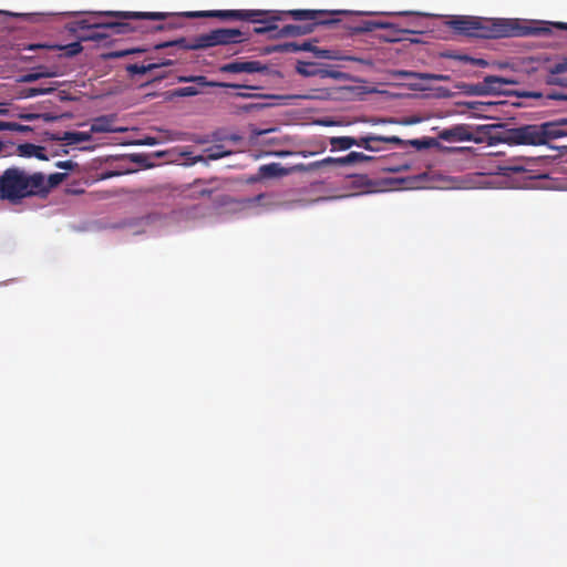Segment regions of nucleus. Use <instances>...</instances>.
Listing matches in <instances>:
<instances>
[{"mask_svg":"<svg viewBox=\"0 0 567 567\" xmlns=\"http://www.w3.org/2000/svg\"><path fill=\"white\" fill-rule=\"evenodd\" d=\"M451 28L458 34L481 38L499 39L509 37L550 35L554 30H567L566 22H535L520 24L512 19H486L461 16L450 21Z\"/></svg>","mask_w":567,"mask_h":567,"instance_id":"obj_1","label":"nucleus"},{"mask_svg":"<svg viewBox=\"0 0 567 567\" xmlns=\"http://www.w3.org/2000/svg\"><path fill=\"white\" fill-rule=\"evenodd\" d=\"M40 186V172L29 174L18 166L8 167L0 174V200L17 204L24 198L37 197L35 189Z\"/></svg>","mask_w":567,"mask_h":567,"instance_id":"obj_2","label":"nucleus"},{"mask_svg":"<svg viewBox=\"0 0 567 567\" xmlns=\"http://www.w3.org/2000/svg\"><path fill=\"white\" fill-rule=\"evenodd\" d=\"M244 32L240 29L220 28L212 30L208 33L199 34L192 40L186 38H178L172 41L162 42L155 45V49H164L168 47H178L184 50H203L217 45H227L240 43L248 40V37L243 38Z\"/></svg>","mask_w":567,"mask_h":567,"instance_id":"obj_3","label":"nucleus"},{"mask_svg":"<svg viewBox=\"0 0 567 567\" xmlns=\"http://www.w3.org/2000/svg\"><path fill=\"white\" fill-rule=\"evenodd\" d=\"M187 17H209L221 20H238L251 23L262 24V27L254 28L256 34H265L277 29L275 22L280 21L279 13H271L268 10H209L188 12Z\"/></svg>","mask_w":567,"mask_h":567,"instance_id":"obj_4","label":"nucleus"},{"mask_svg":"<svg viewBox=\"0 0 567 567\" xmlns=\"http://www.w3.org/2000/svg\"><path fill=\"white\" fill-rule=\"evenodd\" d=\"M271 13H279L281 16L280 20H284L285 16L291 17L297 21H305L303 24H287L275 31H277L276 37L285 38V37H300L306 35L313 32L315 28L320 24H333L337 23L336 19H328L327 17L331 14V12L324 10H290L286 12L279 11H270Z\"/></svg>","mask_w":567,"mask_h":567,"instance_id":"obj_5","label":"nucleus"},{"mask_svg":"<svg viewBox=\"0 0 567 567\" xmlns=\"http://www.w3.org/2000/svg\"><path fill=\"white\" fill-rule=\"evenodd\" d=\"M551 121L542 124L522 125L509 131L508 140L517 145H545L553 140L564 137Z\"/></svg>","mask_w":567,"mask_h":567,"instance_id":"obj_6","label":"nucleus"},{"mask_svg":"<svg viewBox=\"0 0 567 567\" xmlns=\"http://www.w3.org/2000/svg\"><path fill=\"white\" fill-rule=\"evenodd\" d=\"M101 16L114 18V21H106L104 28H109L111 37L115 34H127L142 30V25L135 24L132 21L140 20H165L167 13L164 12H135V11H106Z\"/></svg>","mask_w":567,"mask_h":567,"instance_id":"obj_7","label":"nucleus"},{"mask_svg":"<svg viewBox=\"0 0 567 567\" xmlns=\"http://www.w3.org/2000/svg\"><path fill=\"white\" fill-rule=\"evenodd\" d=\"M97 17H90L87 19L79 20L73 23L72 31H85L84 34L79 35L80 41H95L100 42L111 37L109 28H104L106 21H101Z\"/></svg>","mask_w":567,"mask_h":567,"instance_id":"obj_8","label":"nucleus"},{"mask_svg":"<svg viewBox=\"0 0 567 567\" xmlns=\"http://www.w3.org/2000/svg\"><path fill=\"white\" fill-rule=\"evenodd\" d=\"M539 70L545 73L544 82L547 85L567 89V55L557 61L546 59Z\"/></svg>","mask_w":567,"mask_h":567,"instance_id":"obj_9","label":"nucleus"},{"mask_svg":"<svg viewBox=\"0 0 567 567\" xmlns=\"http://www.w3.org/2000/svg\"><path fill=\"white\" fill-rule=\"evenodd\" d=\"M368 144L370 147H363L365 151L369 152H380L383 148L379 145L380 143H389L396 146H404L406 144H410L412 146H415L417 150L424 148L429 146V142L425 140H411V141H404L400 138L399 136L392 135V136H384V135H377V134H369L365 136H359V140H370Z\"/></svg>","mask_w":567,"mask_h":567,"instance_id":"obj_10","label":"nucleus"},{"mask_svg":"<svg viewBox=\"0 0 567 567\" xmlns=\"http://www.w3.org/2000/svg\"><path fill=\"white\" fill-rule=\"evenodd\" d=\"M440 137L447 142L477 141L474 136L472 126L466 124H458L445 128L441 132Z\"/></svg>","mask_w":567,"mask_h":567,"instance_id":"obj_11","label":"nucleus"},{"mask_svg":"<svg viewBox=\"0 0 567 567\" xmlns=\"http://www.w3.org/2000/svg\"><path fill=\"white\" fill-rule=\"evenodd\" d=\"M267 68L259 61H235L220 66L224 73H256L262 72Z\"/></svg>","mask_w":567,"mask_h":567,"instance_id":"obj_12","label":"nucleus"},{"mask_svg":"<svg viewBox=\"0 0 567 567\" xmlns=\"http://www.w3.org/2000/svg\"><path fill=\"white\" fill-rule=\"evenodd\" d=\"M370 140H359V137H352V136H332L329 140V143L331 145V152L336 151H347L350 150L352 146L358 147H370L368 142Z\"/></svg>","mask_w":567,"mask_h":567,"instance_id":"obj_13","label":"nucleus"},{"mask_svg":"<svg viewBox=\"0 0 567 567\" xmlns=\"http://www.w3.org/2000/svg\"><path fill=\"white\" fill-rule=\"evenodd\" d=\"M483 87L487 91L486 95H499L505 93L503 90L504 85L516 84L517 82L513 79L503 78L498 75H487L482 81Z\"/></svg>","mask_w":567,"mask_h":567,"instance_id":"obj_14","label":"nucleus"},{"mask_svg":"<svg viewBox=\"0 0 567 567\" xmlns=\"http://www.w3.org/2000/svg\"><path fill=\"white\" fill-rule=\"evenodd\" d=\"M40 176L42 179V186L39 189H35L37 197L43 198L47 197L52 188L59 186L62 182L68 177L66 173H53L45 177L43 173L40 172Z\"/></svg>","mask_w":567,"mask_h":567,"instance_id":"obj_15","label":"nucleus"},{"mask_svg":"<svg viewBox=\"0 0 567 567\" xmlns=\"http://www.w3.org/2000/svg\"><path fill=\"white\" fill-rule=\"evenodd\" d=\"M179 82H196L202 86H218V87H230V89H255L254 86L244 85V84H235V83H225V82H208L205 76H181L178 79Z\"/></svg>","mask_w":567,"mask_h":567,"instance_id":"obj_16","label":"nucleus"},{"mask_svg":"<svg viewBox=\"0 0 567 567\" xmlns=\"http://www.w3.org/2000/svg\"><path fill=\"white\" fill-rule=\"evenodd\" d=\"M167 65H173V61L172 60H163L159 62H148L147 64L132 63V64H127L125 66V70L128 74L135 75V74H145L152 70L158 69L161 66H167Z\"/></svg>","mask_w":567,"mask_h":567,"instance_id":"obj_17","label":"nucleus"},{"mask_svg":"<svg viewBox=\"0 0 567 567\" xmlns=\"http://www.w3.org/2000/svg\"><path fill=\"white\" fill-rule=\"evenodd\" d=\"M52 140L65 142L68 145L79 144L91 140L89 132H64L62 134L52 135Z\"/></svg>","mask_w":567,"mask_h":567,"instance_id":"obj_18","label":"nucleus"},{"mask_svg":"<svg viewBox=\"0 0 567 567\" xmlns=\"http://www.w3.org/2000/svg\"><path fill=\"white\" fill-rule=\"evenodd\" d=\"M18 155L23 157H37L38 159L47 161L45 148L32 143H24L18 145Z\"/></svg>","mask_w":567,"mask_h":567,"instance_id":"obj_19","label":"nucleus"},{"mask_svg":"<svg viewBox=\"0 0 567 567\" xmlns=\"http://www.w3.org/2000/svg\"><path fill=\"white\" fill-rule=\"evenodd\" d=\"M120 128L113 126V120L109 116H100L91 124V133H111L120 132Z\"/></svg>","mask_w":567,"mask_h":567,"instance_id":"obj_20","label":"nucleus"},{"mask_svg":"<svg viewBox=\"0 0 567 567\" xmlns=\"http://www.w3.org/2000/svg\"><path fill=\"white\" fill-rule=\"evenodd\" d=\"M260 176L265 178H274V177H281L287 176L288 171H286V167H282L279 163H270L259 166Z\"/></svg>","mask_w":567,"mask_h":567,"instance_id":"obj_21","label":"nucleus"},{"mask_svg":"<svg viewBox=\"0 0 567 567\" xmlns=\"http://www.w3.org/2000/svg\"><path fill=\"white\" fill-rule=\"evenodd\" d=\"M456 89L461 90L464 94L470 96H486V90L483 87V83H458L455 85Z\"/></svg>","mask_w":567,"mask_h":567,"instance_id":"obj_22","label":"nucleus"},{"mask_svg":"<svg viewBox=\"0 0 567 567\" xmlns=\"http://www.w3.org/2000/svg\"><path fill=\"white\" fill-rule=\"evenodd\" d=\"M517 95L520 97H528V99L546 97L547 100L567 101V94H565L563 92L544 94L542 92H535V91H523V92H518Z\"/></svg>","mask_w":567,"mask_h":567,"instance_id":"obj_23","label":"nucleus"},{"mask_svg":"<svg viewBox=\"0 0 567 567\" xmlns=\"http://www.w3.org/2000/svg\"><path fill=\"white\" fill-rule=\"evenodd\" d=\"M44 68L40 66V68H38L39 71H31L25 74H22L19 79V82L31 83V82L38 81L41 78H51V76L56 75L55 72L41 71Z\"/></svg>","mask_w":567,"mask_h":567,"instance_id":"obj_24","label":"nucleus"},{"mask_svg":"<svg viewBox=\"0 0 567 567\" xmlns=\"http://www.w3.org/2000/svg\"><path fill=\"white\" fill-rule=\"evenodd\" d=\"M316 56L320 58V59H327V60L358 61V59H355L353 56L340 55L339 52L336 50H323V49H319V48H317V50H316Z\"/></svg>","mask_w":567,"mask_h":567,"instance_id":"obj_25","label":"nucleus"},{"mask_svg":"<svg viewBox=\"0 0 567 567\" xmlns=\"http://www.w3.org/2000/svg\"><path fill=\"white\" fill-rule=\"evenodd\" d=\"M141 52H145V49L130 48V49H123V50L109 51L106 53H103L102 56L105 60H113V59H120V58H124V56L135 54V53H141Z\"/></svg>","mask_w":567,"mask_h":567,"instance_id":"obj_26","label":"nucleus"},{"mask_svg":"<svg viewBox=\"0 0 567 567\" xmlns=\"http://www.w3.org/2000/svg\"><path fill=\"white\" fill-rule=\"evenodd\" d=\"M405 76L411 79H421L427 81H449L450 75L445 74H433V73H419V72H404Z\"/></svg>","mask_w":567,"mask_h":567,"instance_id":"obj_27","label":"nucleus"},{"mask_svg":"<svg viewBox=\"0 0 567 567\" xmlns=\"http://www.w3.org/2000/svg\"><path fill=\"white\" fill-rule=\"evenodd\" d=\"M319 162V167H328V166H350L349 154L342 157H326Z\"/></svg>","mask_w":567,"mask_h":567,"instance_id":"obj_28","label":"nucleus"},{"mask_svg":"<svg viewBox=\"0 0 567 567\" xmlns=\"http://www.w3.org/2000/svg\"><path fill=\"white\" fill-rule=\"evenodd\" d=\"M205 153L207 154V159L209 161H216L230 154V152L226 151L224 145L220 144L206 148Z\"/></svg>","mask_w":567,"mask_h":567,"instance_id":"obj_29","label":"nucleus"},{"mask_svg":"<svg viewBox=\"0 0 567 567\" xmlns=\"http://www.w3.org/2000/svg\"><path fill=\"white\" fill-rule=\"evenodd\" d=\"M317 169H320L318 161L309 163V164L299 163L291 167H286V171H288V175L291 173H296V172L305 173V172H312V171H317Z\"/></svg>","mask_w":567,"mask_h":567,"instance_id":"obj_30","label":"nucleus"},{"mask_svg":"<svg viewBox=\"0 0 567 567\" xmlns=\"http://www.w3.org/2000/svg\"><path fill=\"white\" fill-rule=\"evenodd\" d=\"M214 182H215V179H210V181L196 179L192 184V187L195 188L194 193L198 194L199 196H210L213 194V192L215 190V188H206V187L202 188L199 186L204 185V184H212Z\"/></svg>","mask_w":567,"mask_h":567,"instance_id":"obj_31","label":"nucleus"},{"mask_svg":"<svg viewBox=\"0 0 567 567\" xmlns=\"http://www.w3.org/2000/svg\"><path fill=\"white\" fill-rule=\"evenodd\" d=\"M316 76H319L320 79L331 78V79L338 80V79H342L344 76V74L340 71L331 70L328 68H318L316 65Z\"/></svg>","mask_w":567,"mask_h":567,"instance_id":"obj_32","label":"nucleus"},{"mask_svg":"<svg viewBox=\"0 0 567 567\" xmlns=\"http://www.w3.org/2000/svg\"><path fill=\"white\" fill-rule=\"evenodd\" d=\"M390 27L389 23H378V22H373V21H363L360 25L358 27H354L353 30L357 31V32H370V31H373L374 29H383V28H388Z\"/></svg>","mask_w":567,"mask_h":567,"instance_id":"obj_33","label":"nucleus"},{"mask_svg":"<svg viewBox=\"0 0 567 567\" xmlns=\"http://www.w3.org/2000/svg\"><path fill=\"white\" fill-rule=\"evenodd\" d=\"M58 48L60 50H62L64 52V55L68 56V58L75 56L79 53H81L82 50H83V47L81 45V43L79 41L78 42L69 43L66 45H60Z\"/></svg>","mask_w":567,"mask_h":567,"instance_id":"obj_34","label":"nucleus"},{"mask_svg":"<svg viewBox=\"0 0 567 567\" xmlns=\"http://www.w3.org/2000/svg\"><path fill=\"white\" fill-rule=\"evenodd\" d=\"M55 90V87L51 86H34V87H28L24 90V97H34L39 95H44L48 93H51Z\"/></svg>","mask_w":567,"mask_h":567,"instance_id":"obj_35","label":"nucleus"},{"mask_svg":"<svg viewBox=\"0 0 567 567\" xmlns=\"http://www.w3.org/2000/svg\"><path fill=\"white\" fill-rule=\"evenodd\" d=\"M297 72L303 76H316V64L309 62H299Z\"/></svg>","mask_w":567,"mask_h":567,"instance_id":"obj_36","label":"nucleus"},{"mask_svg":"<svg viewBox=\"0 0 567 567\" xmlns=\"http://www.w3.org/2000/svg\"><path fill=\"white\" fill-rule=\"evenodd\" d=\"M198 93H199V91L195 86H183V87H177L173 91V95L178 96V97L195 96Z\"/></svg>","mask_w":567,"mask_h":567,"instance_id":"obj_37","label":"nucleus"},{"mask_svg":"<svg viewBox=\"0 0 567 567\" xmlns=\"http://www.w3.org/2000/svg\"><path fill=\"white\" fill-rule=\"evenodd\" d=\"M29 126H24L18 123L13 122H4L0 121V131H17V132H24L29 131Z\"/></svg>","mask_w":567,"mask_h":567,"instance_id":"obj_38","label":"nucleus"},{"mask_svg":"<svg viewBox=\"0 0 567 567\" xmlns=\"http://www.w3.org/2000/svg\"><path fill=\"white\" fill-rule=\"evenodd\" d=\"M349 159L350 165H354L361 162H371L374 159V157L360 152H351L349 153Z\"/></svg>","mask_w":567,"mask_h":567,"instance_id":"obj_39","label":"nucleus"},{"mask_svg":"<svg viewBox=\"0 0 567 567\" xmlns=\"http://www.w3.org/2000/svg\"><path fill=\"white\" fill-rule=\"evenodd\" d=\"M455 58L458 59L460 61L467 62L481 68H486L488 65V62L484 59L472 58L468 55H457Z\"/></svg>","mask_w":567,"mask_h":567,"instance_id":"obj_40","label":"nucleus"},{"mask_svg":"<svg viewBox=\"0 0 567 567\" xmlns=\"http://www.w3.org/2000/svg\"><path fill=\"white\" fill-rule=\"evenodd\" d=\"M553 124L557 125L556 130L564 132V136H567V109L564 114L555 121H551Z\"/></svg>","mask_w":567,"mask_h":567,"instance_id":"obj_41","label":"nucleus"},{"mask_svg":"<svg viewBox=\"0 0 567 567\" xmlns=\"http://www.w3.org/2000/svg\"><path fill=\"white\" fill-rule=\"evenodd\" d=\"M464 105H466L468 109L476 110V111H485L486 106L494 105L493 102H481V101H471L465 102Z\"/></svg>","mask_w":567,"mask_h":567,"instance_id":"obj_42","label":"nucleus"},{"mask_svg":"<svg viewBox=\"0 0 567 567\" xmlns=\"http://www.w3.org/2000/svg\"><path fill=\"white\" fill-rule=\"evenodd\" d=\"M280 52H298L300 51L299 44L296 42H288L276 48Z\"/></svg>","mask_w":567,"mask_h":567,"instance_id":"obj_43","label":"nucleus"},{"mask_svg":"<svg viewBox=\"0 0 567 567\" xmlns=\"http://www.w3.org/2000/svg\"><path fill=\"white\" fill-rule=\"evenodd\" d=\"M55 167L66 169V171H74L78 167V163L73 161H59L55 163Z\"/></svg>","mask_w":567,"mask_h":567,"instance_id":"obj_44","label":"nucleus"},{"mask_svg":"<svg viewBox=\"0 0 567 567\" xmlns=\"http://www.w3.org/2000/svg\"><path fill=\"white\" fill-rule=\"evenodd\" d=\"M503 171L507 175L509 173L525 172L526 169L523 166H520V165H508V166L503 167Z\"/></svg>","mask_w":567,"mask_h":567,"instance_id":"obj_45","label":"nucleus"},{"mask_svg":"<svg viewBox=\"0 0 567 567\" xmlns=\"http://www.w3.org/2000/svg\"><path fill=\"white\" fill-rule=\"evenodd\" d=\"M300 51H309L316 54L317 47H315L310 41H305L299 44Z\"/></svg>","mask_w":567,"mask_h":567,"instance_id":"obj_46","label":"nucleus"},{"mask_svg":"<svg viewBox=\"0 0 567 567\" xmlns=\"http://www.w3.org/2000/svg\"><path fill=\"white\" fill-rule=\"evenodd\" d=\"M209 159H207V155L206 156H203V155H198V156H194L190 158V163L192 164H195V163H198V162H204V163H207Z\"/></svg>","mask_w":567,"mask_h":567,"instance_id":"obj_47","label":"nucleus"},{"mask_svg":"<svg viewBox=\"0 0 567 567\" xmlns=\"http://www.w3.org/2000/svg\"><path fill=\"white\" fill-rule=\"evenodd\" d=\"M166 28H167V29H172V28H175V25H174V24H171V23H168V24H166V25H164V24H158V25H156V27H154V28H153V31H161V30H164V29H166Z\"/></svg>","mask_w":567,"mask_h":567,"instance_id":"obj_48","label":"nucleus"},{"mask_svg":"<svg viewBox=\"0 0 567 567\" xmlns=\"http://www.w3.org/2000/svg\"><path fill=\"white\" fill-rule=\"evenodd\" d=\"M264 179L261 176H260V172L258 171L256 175L251 176L248 178V182L249 183H257L259 181Z\"/></svg>","mask_w":567,"mask_h":567,"instance_id":"obj_49","label":"nucleus"},{"mask_svg":"<svg viewBox=\"0 0 567 567\" xmlns=\"http://www.w3.org/2000/svg\"><path fill=\"white\" fill-rule=\"evenodd\" d=\"M394 122H395V121H394V120H392V118H389V120H386V118H380V120H374V121H372V123H373V124H377V123H394Z\"/></svg>","mask_w":567,"mask_h":567,"instance_id":"obj_50","label":"nucleus"},{"mask_svg":"<svg viewBox=\"0 0 567 567\" xmlns=\"http://www.w3.org/2000/svg\"><path fill=\"white\" fill-rule=\"evenodd\" d=\"M408 168H409V165H403V166L398 167V168H391V171H393V172H399V171L408 169Z\"/></svg>","mask_w":567,"mask_h":567,"instance_id":"obj_51","label":"nucleus"},{"mask_svg":"<svg viewBox=\"0 0 567 567\" xmlns=\"http://www.w3.org/2000/svg\"><path fill=\"white\" fill-rule=\"evenodd\" d=\"M299 154H300V155H302L303 157H307V156H309V155H313L315 153H311V152H305V151H302V152H300Z\"/></svg>","mask_w":567,"mask_h":567,"instance_id":"obj_52","label":"nucleus"},{"mask_svg":"<svg viewBox=\"0 0 567 567\" xmlns=\"http://www.w3.org/2000/svg\"><path fill=\"white\" fill-rule=\"evenodd\" d=\"M237 95L240 96V97H248V96H250L249 94H246V93H238Z\"/></svg>","mask_w":567,"mask_h":567,"instance_id":"obj_53","label":"nucleus"},{"mask_svg":"<svg viewBox=\"0 0 567 567\" xmlns=\"http://www.w3.org/2000/svg\"><path fill=\"white\" fill-rule=\"evenodd\" d=\"M140 158H141V156H140V155H134L133 161L138 163V162H140Z\"/></svg>","mask_w":567,"mask_h":567,"instance_id":"obj_54","label":"nucleus"},{"mask_svg":"<svg viewBox=\"0 0 567 567\" xmlns=\"http://www.w3.org/2000/svg\"><path fill=\"white\" fill-rule=\"evenodd\" d=\"M145 144H147V145H153V144H154V141H153V140H148V141H146V142H145Z\"/></svg>","mask_w":567,"mask_h":567,"instance_id":"obj_55","label":"nucleus"},{"mask_svg":"<svg viewBox=\"0 0 567 567\" xmlns=\"http://www.w3.org/2000/svg\"><path fill=\"white\" fill-rule=\"evenodd\" d=\"M292 154L291 152H281L279 155H290Z\"/></svg>","mask_w":567,"mask_h":567,"instance_id":"obj_56","label":"nucleus"},{"mask_svg":"<svg viewBox=\"0 0 567 567\" xmlns=\"http://www.w3.org/2000/svg\"><path fill=\"white\" fill-rule=\"evenodd\" d=\"M486 128H487V126L477 127L478 131H485Z\"/></svg>","mask_w":567,"mask_h":567,"instance_id":"obj_57","label":"nucleus"},{"mask_svg":"<svg viewBox=\"0 0 567 567\" xmlns=\"http://www.w3.org/2000/svg\"><path fill=\"white\" fill-rule=\"evenodd\" d=\"M256 106H257V105H249V106H247V107H246V110H250V109H254V107H256Z\"/></svg>","mask_w":567,"mask_h":567,"instance_id":"obj_58","label":"nucleus"},{"mask_svg":"<svg viewBox=\"0 0 567 567\" xmlns=\"http://www.w3.org/2000/svg\"><path fill=\"white\" fill-rule=\"evenodd\" d=\"M1 13H2V12L0 11V14H1Z\"/></svg>","mask_w":567,"mask_h":567,"instance_id":"obj_59","label":"nucleus"}]
</instances>
